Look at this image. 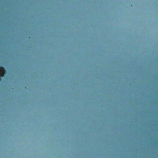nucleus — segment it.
Listing matches in <instances>:
<instances>
[{
    "instance_id": "nucleus-1",
    "label": "nucleus",
    "mask_w": 158,
    "mask_h": 158,
    "mask_svg": "<svg viewBox=\"0 0 158 158\" xmlns=\"http://www.w3.org/2000/svg\"><path fill=\"white\" fill-rule=\"evenodd\" d=\"M5 73H4V68L2 67H0V75L2 77H3Z\"/></svg>"
}]
</instances>
